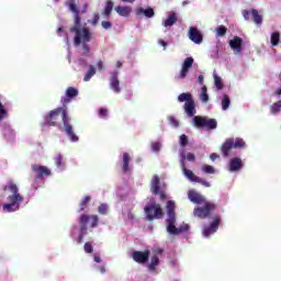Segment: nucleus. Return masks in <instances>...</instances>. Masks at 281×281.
I'll return each mask as SVG.
<instances>
[{
    "label": "nucleus",
    "mask_w": 281,
    "mask_h": 281,
    "mask_svg": "<svg viewBox=\"0 0 281 281\" xmlns=\"http://www.w3.org/2000/svg\"><path fill=\"white\" fill-rule=\"evenodd\" d=\"M178 102L184 103V113L188 117H193V124L195 128H207V131H214L218 126V122L215 119H207L205 116H194L196 114V103L194 97L190 92H182L178 95Z\"/></svg>",
    "instance_id": "obj_1"
},
{
    "label": "nucleus",
    "mask_w": 281,
    "mask_h": 281,
    "mask_svg": "<svg viewBox=\"0 0 281 281\" xmlns=\"http://www.w3.org/2000/svg\"><path fill=\"white\" fill-rule=\"evenodd\" d=\"M70 11L74 12V26L70 27V33L75 34L74 44L78 47L81 43H83L82 48L86 54H89L90 47L87 43L91 42V31L89 27H82L81 19H80V10H78V7L76 5V2L74 0H70L67 3ZM82 27V29H81Z\"/></svg>",
    "instance_id": "obj_2"
},
{
    "label": "nucleus",
    "mask_w": 281,
    "mask_h": 281,
    "mask_svg": "<svg viewBox=\"0 0 281 281\" xmlns=\"http://www.w3.org/2000/svg\"><path fill=\"white\" fill-rule=\"evenodd\" d=\"M4 192H11V195L7 198L9 203L3 204L2 209L4 212H19L21 203H23V195L19 193V187L13 181H10L8 186L3 188Z\"/></svg>",
    "instance_id": "obj_3"
},
{
    "label": "nucleus",
    "mask_w": 281,
    "mask_h": 281,
    "mask_svg": "<svg viewBox=\"0 0 281 281\" xmlns=\"http://www.w3.org/2000/svg\"><path fill=\"white\" fill-rule=\"evenodd\" d=\"M89 221H91L90 227H98L100 225V217L98 215L81 214L78 218L79 223V236L77 239L78 245H82L87 232H89Z\"/></svg>",
    "instance_id": "obj_4"
},
{
    "label": "nucleus",
    "mask_w": 281,
    "mask_h": 281,
    "mask_svg": "<svg viewBox=\"0 0 281 281\" xmlns=\"http://www.w3.org/2000/svg\"><path fill=\"white\" fill-rule=\"evenodd\" d=\"M60 113H61V121L64 124L65 116L69 117L67 115V106L57 108L48 112V114H46L44 117L46 126H58V120L60 117Z\"/></svg>",
    "instance_id": "obj_5"
},
{
    "label": "nucleus",
    "mask_w": 281,
    "mask_h": 281,
    "mask_svg": "<svg viewBox=\"0 0 281 281\" xmlns=\"http://www.w3.org/2000/svg\"><path fill=\"white\" fill-rule=\"evenodd\" d=\"M245 146H247V144L240 137L226 138L221 146V153L223 154V157H229V153L232 151V148H245Z\"/></svg>",
    "instance_id": "obj_6"
},
{
    "label": "nucleus",
    "mask_w": 281,
    "mask_h": 281,
    "mask_svg": "<svg viewBox=\"0 0 281 281\" xmlns=\"http://www.w3.org/2000/svg\"><path fill=\"white\" fill-rule=\"evenodd\" d=\"M216 210V204L212 202H205L203 206L195 207L193 210L194 216L198 218H207L212 215V213Z\"/></svg>",
    "instance_id": "obj_7"
},
{
    "label": "nucleus",
    "mask_w": 281,
    "mask_h": 281,
    "mask_svg": "<svg viewBox=\"0 0 281 281\" xmlns=\"http://www.w3.org/2000/svg\"><path fill=\"white\" fill-rule=\"evenodd\" d=\"M166 223H167V232L172 236H179V234H183V232H188V229H190V226L188 224L177 227L175 225L177 223V217H168L166 220Z\"/></svg>",
    "instance_id": "obj_8"
},
{
    "label": "nucleus",
    "mask_w": 281,
    "mask_h": 281,
    "mask_svg": "<svg viewBox=\"0 0 281 281\" xmlns=\"http://www.w3.org/2000/svg\"><path fill=\"white\" fill-rule=\"evenodd\" d=\"M145 214L149 221H155V218H164V211L161 210V204H150L145 206Z\"/></svg>",
    "instance_id": "obj_9"
},
{
    "label": "nucleus",
    "mask_w": 281,
    "mask_h": 281,
    "mask_svg": "<svg viewBox=\"0 0 281 281\" xmlns=\"http://www.w3.org/2000/svg\"><path fill=\"white\" fill-rule=\"evenodd\" d=\"M181 168L184 177H187L189 181H192L193 183H200L201 186H204V188H210L212 186L209 181L203 180L201 177H198L196 175H194L192 170L186 168V162H182Z\"/></svg>",
    "instance_id": "obj_10"
},
{
    "label": "nucleus",
    "mask_w": 281,
    "mask_h": 281,
    "mask_svg": "<svg viewBox=\"0 0 281 281\" xmlns=\"http://www.w3.org/2000/svg\"><path fill=\"white\" fill-rule=\"evenodd\" d=\"M64 131L70 142H78L80 138L74 132V125H71V117L64 115Z\"/></svg>",
    "instance_id": "obj_11"
},
{
    "label": "nucleus",
    "mask_w": 281,
    "mask_h": 281,
    "mask_svg": "<svg viewBox=\"0 0 281 281\" xmlns=\"http://www.w3.org/2000/svg\"><path fill=\"white\" fill-rule=\"evenodd\" d=\"M220 225H221V216L216 215L213 218V222L209 226H205L203 228V236L205 238H210V236H212V234H216Z\"/></svg>",
    "instance_id": "obj_12"
},
{
    "label": "nucleus",
    "mask_w": 281,
    "mask_h": 281,
    "mask_svg": "<svg viewBox=\"0 0 281 281\" xmlns=\"http://www.w3.org/2000/svg\"><path fill=\"white\" fill-rule=\"evenodd\" d=\"M241 14H243L245 21H249V16H252V22L256 25H262V15L258 12V10H256V9H251L250 11L243 10Z\"/></svg>",
    "instance_id": "obj_13"
},
{
    "label": "nucleus",
    "mask_w": 281,
    "mask_h": 281,
    "mask_svg": "<svg viewBox=\"0 0 281 281\" xmlns=\"http://www.w3.org/2000/svg\"><path fill=\"white\" fill-rule=\"evenodd\" d=\"M131 256L134 262H137L138 265H146V262L150 258V250H145V251L134 250Z\"/></svg>",
    "instance_id": "obj_14"
},
{
    "label": "nucleus",
    "mask_w": 281,
    "mask_h": 281,
    "mask_svg": "<svg viewBox=\"0 0 281 281\" xmlns=\"http://www.w3.org/2000/svg\"><path fill=\"white\" fill-rule=\"evenodd\" d=\"M110 88L114 93L122 92V88L120 87V72L117 70L110 74Z\"/></svg>",
    "instance_id": "obj_15"
},
{
    "label": "nucleus",
    "mask_w": 281,
    "mask_h": 281,
    "mask_svg": "<svg viewBox=\"0 0 281 281\" xmlns=\"http://www.w3.org/2000/svg\"><path fill=\"white\" fill-rule=\"evenodd\" d=\"M31 168L35 172V179H43V177H49L52 175V170L45 166L32 165Z\"/></svg>",
    "instance_id": "obj_16"
},
{
    "label": "nucleus",
    "mask_w": 281,
    "mask_h": 281,
    "mask_svg": "<svg viewBox=\"0 0 281 281\" xmlns=\"http://www.w3.org/2000/svg\"><path fill=\"white\" fill-rule=\"evenodd\" d=\"M192 65H194V58H192V57H187V58L184 59V61L182 63V68H181V71H180V74H179V76H178V78H179L180 80H183V78H187V76H188L190 69H192Z\"/></svg>",
    "instance_id": "obj_17"
},
{
    "label": "nucleus",
    "mask_w": 281,
    "mask_h": 281,
    "mask_svg": "<svg viewBox=\"0 0 281 281\" xmlns=\"http://www.w3.org/2000/svg\"><path fill=\"white\" fill-rule=\"evenodd\" d=\"M188 36L192 43H195V45H201V43H203V34H201V31L194 26L189 29Z\"/></svg>",
    "instance_id": "obj_18"
},
{
    "label": "nucleus",
    "mask_w": 281,
    "mask_h": 281,
    "mask_svg": "<svg viewBox=\"0 0 281 281\" xmlns=\"http://www.w3.org/2000/svg\"><path fill=\"white\" fill-rule=\"evenodd\" d=\"M229 47L233 49L234 54H243V38L235 36L229 41Z\"/></svg>",
    "instance_id": "obj_19"
},
{
    "label": "nucleus",
    "mask_w": 281,
    "mask_h": 281,
    "mask_svg": "<svg viewBox=\"0 0 281 281\" xmlns=\"http://www.w3.org/2000/svg\"><path fill=\"white\" fill-rule=\"evenodd\" d=\"M188 199L191 201V203H196L198 205L205 203V198L194 190L188 192Z\"/></svg>",
    "instance_id": "obj_20"
},
{
    "label": "nucleus",
    "mask_w": 281,
    "mask_h": 281,
    "mask_svg": "<svg viewBox=\"0 0 281 281\" xmlns=\"http://www.w3.org/2000/svg\"><path fill=\"white\" fill-rule=\"evenodd\" d=\"M229 168L231 172H238L243 168V159L235 157L229 160Z\"/></svg>",
    "instance_id": "obj_21"
},
{
    "label": "nucleus",
    "mask_w": 281,
    "mask_h": 281,
    "mask_svg": "<svg viewBox=\"0 0 281 281\" xmlns=\"http://www.w3.org/2000/svg\"><path fill=\"white\" fill-rule=\"evenodd\" d=\"M178 19H177V13L175 11H172L168 18L162 21V25L164 27H172V25H175V23H177Z\"/></svg>",
    "instance_id": "obj_22"
},
{
    "label": "nucleus",
    "mask_w": 281,
    "mask_h": 281,
    "mask_svg": "<svg viewBox=\"0 0 281 281\" xmlns=\"http://www.w3.org/2000/svg\"><path fill=\"white\" fill-rule=\"evenodd\" d=\"M159 183H161V179L159 178V176H154L151 179V193L155 195H158L159 189H161L159 187Z\"/></svg>",
    "instance_id": "obj_23"
},
{
    "label": "nucleus",
    "mask_w": 281,
    "mask_h": 281,
    "mask_svg": "<svg viewBox=\"0 0 281 281\" xmlns=\"http://www.w3.org/2000/svg\"><path fill=\"white\" fill-rule=\"evenodd\" d=\"M115 12H117V14L120 16H131V12H133V9L131 7H115Z\"/></svg>",
    "instance_id": "obj_24"
},
{
    "label": "nucleus",
    "mask_w": 281,
    "mask_h": 281,
    "mask_svg": "<svg viewBox=\"0 0 281 281\" xmlns=\"http://www.w3.org/2000/svg\"><path fill=\"white\" fill-rule=\"evenodd\" d=\"M136 14L140 15L144 14L147 16V19H153L155 16V10L153 8L144 9V8H138L136 10Z\"/></svg>",
    "instance_id": "obj_25"
},
{
    "label": "nucleus",
    "mask_w": 281,
    "mask_h": 281,
    "mask_svg": "<svg viewBox=\"0 0 281 281\" xmlns=\"http://www.w3.org/2000/svg\"><path fill=\"white\" fill-rule=\"evenodd\" d=\"M166 207H167L168 218H177V215L175 213V207H176L175 201L169 200L167 202V206Z\"/></svg>",
    "instance_id": "obj_26"
},
{
    "label": "nucleus",
    "mask_w": 281,
    "mask_h": 281,
    "mask_svg": "<svg viewBox=\"0 0 281 281\" xmlns=\"http://www.w3.org/2000/svg\"><path fill=\"white\" fill-rule=\"evenodd\" d=\"M130 164H131V155L128 153H123V164H122L123 172H128V170H131V167H128Z\"/></svg>",
    "instance_id": "obj_27"
},
{
    "label": "nucleus",
    "mask_w": 281,
    "mask_h": 281,
    "mask_svg": "<svg viewBox=\"0 0 281 281\" xmlns=\"http://www.w3.org/2000/svg\"><path fill=\"white\" fill-rule=\"evenodd\" d=\"M113 0H106L104 10L102 12L103 16H111V12H113Z\"/></svg>",
    "instance_id": "obj_28"
},
{
    "label": "nucleus",
    "mask_w": 281,
    "mask_h": 281,
    "mask_svg": "<svg viewBox=\"0 0 281 281\" xmlns=\"http://www.w3.org/2000/svg\"><path fill=\"white\" fill-rule=\"evenodd\" d=\"M159 266V257L157 255H154L151 257V261L148 265V269L149 271H155V269H157V267Z\"/></svg>",
    "instance_id": "obj_29"
},
{
    "label": "nucleus",
    "mask_w": 281,
    "mask_h": 281,
    "mask_svg": "<svg viewBox=\"0 0 281 281\" xmlns=\"http://www.w3.org/2000/svg\"><path fill=\"white\" fill-rule=\"evenodd\" d=\"M186 159H187V161H196V156H194L193 153H188L187 155H186V153H182L181 154V164H184Z\"/></svg>",
    "instance_id": "obj_30"
},
{
    "label": "nucleus",
    "mask_w": 281,
    "mask_h": 281,
    "mask_svg": "<svg viewBox=\"0 0 281 281\" xmlns=\"http://www.w3.org/2000/svg\"><path fill=\"white\" fill-rule=\"evenodd\" d=\"M95 74V66L90 65L89 69L86 74V76L83 77V81L85 82H89V80H91V77Z\"/></svg>",
    "instance_id": "obj_31"
},
{
    "label": "nucleus",
    "mask_w": 281,
    "mask_h": 281,
    "mask_svg": "<svg viewBox=\"0 0 281 281\" xmlns=\"http://www.w3.org/2000/svg\"><path fill=\"white\" fill-rule=\"evenodd\" d=\"M200 100L203 103L210 102V95L207 94V87L206 86L202 87V92L200 94Z\"/></svg>",
    "instance_id": "obj_32"
},
{
    "label": "nucleus",
    "mask_w": 281,
    "mask_h": 281,
    "mask_svg": "<svg viewBox=\"0 0 281 281\" xmlns=\"http://www.w3.org/2000/svg\"><path fill=\"white\" fill-rule=\"evenodd\" d=\"M78 97V89L74 87H69L66 90V98H69L70 100Z\"/></svg>",
    "instance_id": "obj_33"
},
{
    "label": "nucleus",
    "mask_w": 281,
    "mask_h": 281,
    "mask_svg": "<svg viewBox=\"0 0 281 281\" xmlns=\"http://www.w3.org/2000/svg\"><path fill=\"white\" fill-rule=\"evenodd\" d=\"M55 165L57 166V168H60V170H65V159L63 158V154H59L55 158Z\"/></svg>",
    "instance_id": "obj_34"
},
{
    "label": "nucleus",
    "mask_w": 281,
    "mask_h": 281,
    "mask_svg": "<svg viewBox=\"0 0 281 281\" xmlns=\"http://www.w3.org/2000/svg\"><path fill=\"white\" fill-rule=\"evenodd\" d=\"M271 45L278 47L280 45V33L274 32L271 34Z\"/></svg>",
    "instance_id": "obj_35"
},
{
    "label": "nucleus",
    "mask_w": 281,
    "mask_h": 281,
    "mask_svg": "<svg viewBox=\"0 0 281 281\" xmlns=\"http://www.w3.org/2000/svg\"><path fill=\"white\" fill-rule=\"evenodd\" d=\"M229 104H232V101L229 100V95L224 94L222 100V109L223 111H227L229 109Z\"/></svg>",
    "instance_id": "obj_36"
},
{
    "label": "nucleus",
    "mask_w": 281,
    "mask_h": 281,
    "mask_svg": "<svg viewBox=\"0 0 281 281\" xmlns=\"http://www.w3.org/2000/svg\"><path fill=\"white\" fill-rule=\"evenodd\" d=\"M202 172L204 175H214L216 172V169H214L212 166L210 165H203L202 166Z\"/></svg>",
    "instance_id": "obj_37"
},
{
    "label": "nucleus",
    "mask_w": 281,
    "mask_h": 281,
    "mask_svg": "<svg viewBox=\"0 0 281 281\" xmlns=\"http://www.w3.org/2000/svg\"><path fill=\"white\" fill-rule=\"evenodd\" d=\"M5 117H8V109H5V105L0 101V122H3Z\"/></svg>",
    "instance_id": "obj_38"
},
{
    "label": "nucleus",
    "mask_w": 281,
    "mask_h": 281,
    "mask_svg": "<svg viewBox=\"0 0 281 281\" xmlns=\"http://www.w3.org/2000/svg\"><path fill=\"white\" fill-rule=\"evenodd\" d=\"M214 82H215L216 90L221 91V89H223L224 87L223 79L220 76L214 75Z\"/></svg>",
    "instance_id": "obj_39"
},
{
    "label": "nucleus",
    "mask_w": 281,
    "mask_h": 281,
    "mask_svg": "<svg viewBox=\"0 0 281 281\" xmlns=\"http://www.w3.org/2000/svg\"><path fill=\"white\" fill-rule=\"evenodd\" d=\"M89 201H91V196L90 195H86L83 198V200L79 204L80 212H85V207H87V205H89Z\"/></svg>",
    "instance_id": "obj_40"
},
{
    "label": "nucleus",
    "mask_w": 281,
    "mask_h": 281,
    "mask_svg": "<svg viewBox=\"0 0 281 281\" xmlns=\"http://www.w3.org/2000/svg\"><path fill=\"white\" fill-rule=\"evenodd\" d=\"M280 110H281V101H277L270 108V111L271 113H273V115H276V113H280Z\"/></svg>",
    "instance_id": "obj_41"
},
{
    "label": "nucleus",
    "mask_w": 281,
    "mask_h": 281,
    "mask_svg": "<svg viewBox=\"0 0 281 281\" xmlns=\"http://www.w3.org/2000/svg\"><path fill=\"white\" fill-rule=\"evenodd\" d=\"M225 34H227V27H225L224 25H220L216 27L217 36H225Z\"/></svg>",
    "instance_id": "obj_42"
},
{
    "label": "nucleus",
    "mask_w": 281,
    "mask_h": 281,
    "mask_svg": "<svg viewBox=\"0 0 281 281\" xmlns=\"http://www.w3.org/2000/svg\"><path fill=\"white\" fill-rule=\"evenodd\" d=\"M98 212H99V214L106 215L108 212H109V205H106V204H101V205L98 207Z\"/></svg>",
    "instance_id": "obj_43"
},
{
    "label": "nucleus",
    "mask_w": 281,
    "mask_h": 281,
    "mask_svg": "<svg viewBox=\"0 0 281 281\" xmlns=\"http://www.w3.org/2000/svg\"><path fill=\"white\" fill-rule=\"evenodd\" d=\"M179 145L182 146V148H186V146H188V136L186 134H182L180 136Z\"/></svg>",
    "instance_id": "obj_44"
},
{
    "label": "nucleus",
    "mask_w": 281,
    "mask_h": 281,
    "mask_svg": "<svg viewBox=\"0 0 281 281\" xmlns=\"http://www.w3.org/2000/svg\"><path fill=\"white\" fill-rule=\"evenodd\" d=\"M86 254H93V245L91 241H87L83 246Z\"/></svg>",
    "instance_id": "obj_45"
},
{
    "label": "nucleus",
    "mask_w": 281,
    "mask_h": 281,
    "mask_svg": "<svg viewBox=\"0 0 281 281\" xmlns=\"http://www.w3.org/2000/svg\"><path fill=\"white\" fill-rule=\"evenodd\" d=\"M151 150H154V153H159L161 150V143L159 142L151 143Z\"/></svg>",
    "instance_id": "obj_46"
},
{
    "label": "nucleus",
    "mask_w": 281,
    "mask_h": 281,
    "mask_svg": "<svg viewBox=\"0 0 281 281\" xmlns=\"http://www.w3.org/2000/svg\"><path fill=\"white\" fill-rule=\"evenodd\" d=\"M101 25L104 30H111V27H113V24L110 21H102Z\"/></svg>",
    "instance_id": "obj_47"
},
{
    "label": "nucleus",
    "mask_w": 281,
    "mask_h": 281,
    "mask_svg": "<svg viewBox=\"0 0 281 281\" xmlns=\"http://www.w3.org/2000/svg\"><path fill=\"white\" fill-rule=\"evenodd\" d=\"M99 21H100V14L94 13L93 19L91 21V25H98Z\"/></svg>",
    "instance_id": "obj_48"
},
{
    "label": "nucleus",
    "mask_w": 281,
    "mask_h": 281,
    "mask_svg": "<svg viewBox=\"0 0 281 281\" xmlns=\"http://www.w3.org/2000/svg\"><path fill=\"white\" fill-rule=\"evenodd\" d=\"M169 123L172 125V126H179V121L175 117V116H169Z\"/></svg>",
    "instance_id": "obj_49"
},
{
    "label": "nucleus",
    "mask_w": 281,
    "mask_h": 281,
    "mask_svg": "<svg viewBox=\"0 0 281 281\" xmlns=\"http://www.w3.org/2000/svg\"><path fill=\"white\" fill-rule=\"evenodd\" d=\"M108 113H109V110L101 108L99 110V117H106Z\"/></svg>",
    "instance_id": "obj_50"
},
{
    "label": "nucleus",
    "mask_w": 281,
    "mask_h": 281,
    "mask_svg": "<svg viewBox=\"0 0 281 281\" xmlns=\"http://www.w3.org/2000/svg\"><path fill=\"white\" fill-rule=\"evenodd\" d=\"M158 195L160 196V201H166V199H168L166 192H164L161 189H159Z\"/></svg>",
    "instance_id": "obj_51"
},
{
    "label": "nucleus",
    "mask_w": 281,
    "mask_h": 281,
    "mask_svg": "<svg viewBox=\"0 0 281 281\" xmlns=\"http://www.w3.org/2000/svg\"><path fill=\"white\" fill-rule=\"evenodd\" d=\"M69 102H71V99H69L68 97L61 99L63 106H67L69 104Z\"/></svg>",
    "instance_id": "obj_52"
},
{
    "label": "nucleus",
    "mask_w": 281,
    "mask_h": 281,
    "mask_svg": "<svg viewBox=\"0 0 281 281\" xmlns=\"http://www.w3.org/2000/svg\"><path fill=\"white\" fill-rule=\"evenodd\" d=\"M220 158H221V156L216 153H213V154L210 155V159L212 161H216V159H220Z\"/></svg>",
    "instance_id": "obj_53"
},
{
    "label": "nucleus",
    "mask_w": 281,
    "mask_h": 281,
    "mask_svg": "<svg viewBox=\"0 0 281 281\" xmlns=\"http://www.w3.org/2000/svg\"><path fill=\"white\" fill-rule=\"evenodd\" d=\"M158 45H161V47H164V50H166L168 48V43H166V41H164V40H159Z\"/></svg>",
    "instance_id": "obj_54"
},
{
    "label": "nucleus",
    "mask_w": 281,
    "mask_h": 281,
    "mask_svg": "<svg viewBox=\"0 0 281 281\" xmlns=\"http://www.w3.org/2000/svg\"><path fill=\"white\" fill-rule=\"evenodd\" d=\"M97 67H98L99 71H102V69H104V64L102 63V60H99L97 63Z\"/></svg>",
    "instance_id": "obj_55"
},
{
    "label": "nucleus",
    "mask_w": 281,
    "mask_h": 281,
    "mask_svg": "<svg viewBox=\"0 0 281 281\" xmlns=\"http://www.w3.org/2000/svg\"><path fill=\"white\" fill-rule=\"evenodd\" d=\"M154 254H155V256H157V255L161 256V254H164V250L161 248H156L154 250Z\"/></svg>",
    "instance_id": "obj_56"
},
{
    "label": "nucleus",
    "mask_w": 281,
    "mask_h": 281,
    "mask_svg": "<svg viewBox=\"0 0 281 281\" xmlns=\"http://www.w3.org/2000/svg\"><path fill=\"white\" fill-rule=\"evenodd\" d=\"M127 218H128V221H134L135 220V214H133V212H128L127 213Z\"/></svg>",
    "instance_id": "obj_57"
},
{
    "label": "nucleus",
    "mask_w": 281,
    "mask_h": 281,
    "mask_svg": "<svg viewBox=\"0 0 281 281\" xmlns=\"http://www.w3.org/2000/svg\"><path fill=\"white\" fill-rule=\"evenodd\" d=\"M99 271H100L101 273H106V268H104V266H100V267H99Z\"/></svg>",
    "instance_id": "obj_58"
},
{
    "label": "nucleus",
    "mask_w": 281,
    "mask_h": 281,
    "mask_svg": "<svg viewBox=\"0 0 281 281\" xmlns=\"http://www.w3.org/2000/svg\"><path fill=\"white\" fill-rule=\"evenodd\" d=\"M198 82H199V85H203V75H200L198 77Z\"/></svg>",
    "instance_id": "obj_59"
},
{
    "label": "nucleus",
    "mask_w": 281,
    "mask_h": 281,
    "mask_svg": "<svg viewBox=\"0 0 281 281\" xmlns=\"http://www.w3.org/2000/svg\"><path fill=\"white\" fill-rule=\"evenodd\" d=\"M94 262H102V259L100 258V256H94Z\"/></svg>",
    "instance_id": "obj_60"
},
{
    "label": "nucleus",
    "mask_w": 281,
    "mask_h": 281,
    "mask_svg": "<svg viewBox=\"0 0 281 281\" xmlns=\"http://www.w3.org/2000/svg\"><path fill=\"white\" fill-rule=\"evenodd\" d=\"M123 3H135V0H121Z\"/></svg>",
    "instance_id": "obj_61"
},
{
    "label": "nucleus",
    "mask_w": 281,
    "mask_h": 281,
    "mask_svg": "<svg viewBox=\"0 0 281 281\" xmlns=\"http://www.w3.org/2000/svg\"><path fill=\"white\" fill-rule=\"evenodd\" d=\"M277 95H281V88H279L276 92Z\"/></svg>",
    "instance_id": "obj_62"
},
{
    "label": "nucleus",
    "mask_w": 281,
    "mask_h": 281,
    "mask_svg": "<svg viewBox=\"0 0 281 281\" xmlns=\"http://www.w3.org/2000/svg\"><path fill=\"white\" fill-rule=\"evenodd\" d=\"M116 67L120 69V67H122V61H117Z\"/></svg>",
    "instance_id": "obj_63"
},
{
    "label": "nucleus",
    "mask_w": 281,
    "mask_h": 281,
    "mask_svg": "<svg viewBox=\"0 0 281 281\" xmlns=\"http://www.w3.org/2000/svg\"><path fill=\"white\" fill-rule=\"evenodd\" d=\"M88 229H93V228L91 227V221L88 222Z\"/></svg>",
    "instance_id": "obj_64"
}]
</instances>
